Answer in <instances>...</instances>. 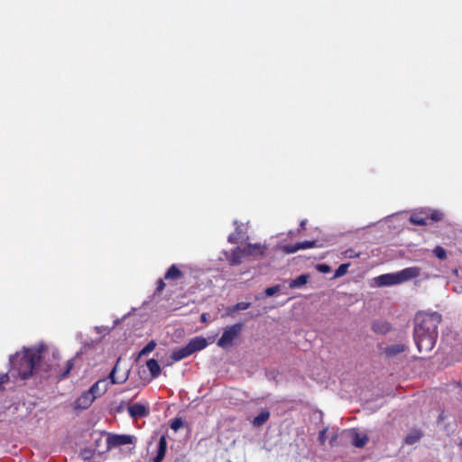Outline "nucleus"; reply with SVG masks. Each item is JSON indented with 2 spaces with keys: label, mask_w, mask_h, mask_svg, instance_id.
I'll use <instances>...</instances> for the list:
<instances>
[{
  "label": "nucleus",
  "mask_w": 462,
  "mask_h": 462,
  "mask_svg": "<svg viewBox=\"0 0 462 462\" xmlns=\"http://www.w3.org/2000/svg\"><path fill=\"white\" fill-rule=\"evenodd\" d=\"M60 358V352L55 346L39 343L32 347H23L21 352L10 356L9 373L14 381L25 380L37 368L44 371L56 370Z\"/></svg>",
  "instance_id": "obj_1"
},
{
  "label": "nucleus",
  "mask_w": 462,
  "mask_h": 462,
  "mask_svg": "<svg viewBox=\"0 0 462 462\" xmlns=\"http://www.w3.org/2000/svg\"><path fill=\"white\" fill-rule=\"evenodd\" d=\"M440 322L441 315L438 312H421L416 315L413 336L419 352L429 353L432 350Z\"/></svg>",
  "instance_id": "obj_2"
},
{
  "label": "nucleus",
  "mask_w": 462,
  "mask_h": 462,
  "mask_svg": "<svg viewBox=\"0 0 462 462\" xmlns=\"http://www.w3.org/2000/svg\"><path fill=\"white\" fill-rule=\"evenodd\" d=\"M420 274V268L407 267L396 273L382 274L376 277V282L379 286H392L417 278Z\"/></svg>",
  "instance_id": "obj_3"
},
{
  "label": "nucleus",
  "mask_w": 462,
  "mask_h": 462,
  "mask_svg": "<svg viewBox=\"0 0 462 462\" xmlns=\"http://www.w3.org/2000/svg\"><path fill=\"white\" fill-rule=\"evenodd\" d=\"M120 361V358H118L117 363L112 369V371L109 374V380L108 382L106 379H101L98 380L97 383H95L88 390L89 393H91L92 395L97 398V396L103 395L108 389V385L110 384H118L123 383L127 380V375H122L120 377H116V374L118 369V363Z\"/></svg>",
  "instance_id": "obj_4"
},
{
  "label": "nucleus",
  "mask_w": 462,
  "mask_h": 462,
  "mask_svg": "<svg viewBox=\"0 0 462 462\" xmlns=\"http://www.w3.org/2000/svg\"><path fill=\"white\" fill-rule=\"evenodd\" d=\"M443 214L436 209L431 208H421L414 211L411 217L410 221L417 226H426L429 223V219L432 221H439L442 218Z\"/></svg>",
  "instance_id": "obj_5"
},
{
  "label": "nucleus",
  "mask_w": 462,
  "mask_h": 462,
  "mask_svg": "<svg viewBox=\"0 0 462 462\" xmlns=\"http://www.w3.org/2000/svg\"><path fill=\"white\" fill-rule=\"evenodd\" d=\"M243 328L241 323H236L228 326L224 329L221 337L217 341V346L222 348H228L232 346L233 342L239 337Z\"/></svg>",
  "instance_id": "obj_6"
},
{
  "label": "nucleus",
  "mask_w": 462,
  "mask_h": 462,
  "mask_svg": "<svg viewBox=\"0 0 462 462\" xmlns=\"http://www.w3.org/2000/svg\"><path fill=\"white\" fill-rule=\"evenodd\" d=\"M133 442V437L130 435H108L106 439L107 448L128 445Z\"/></svg>",
  "instance_id": "obj_7"
},
{
  "label": "nucleus",
  "mask_w": 462,
  "mask_h": 462,
  "mask_svg": "<svg viewBox=\"0 0 462 462\" xmlns=\"http://www.w3.org/2000/svg\"><path fill=\"white\" fill-rule=\"evenodd\" d=\"M128 412L132 418H143L149 414V407L142 403H133L128 407Z\"/></svg>",
  "instance_id": "obj_8"
},
{
  "label": "nucleus",
  "mask_w": 462,
  "mask_h": 462,
  "mask_svg": "<svg viewBox=\"0 0 462 462\" xmlns=\"http://www.w3.org/2000/svg\"><path fill=\"white\" fill-rule=\"evenodd\" d=\"M95 396L88 391L84 392L74 402L75 409L84 410L88 408L95 401Z\"/></svg>",
  "instance_id": "obj_9"
},
{
  "label": "nucleus",
  "mask_w": 462,
  "mask_h": 462,
  "mask_svg": "<svg viewBox=\"0 0 462 462\" xmlns=\"http://www.w3.org/2000/svg\"><path fill=\"white\" fill-rule=\"evenodd\" d=\"M316 241H304L300 243H297L295 245H288L282 247V250L287 254H293L299 250H305L309 248H312L316 246Z\"/></svg>",
  "instance_id": "obj_10"
},
{
  "label": "nucleus",
  "mask_w": 462,
  "mask_h": 462,
  "mask_svg": "<svg viewBox=\"0 0 462 462\" xmlns=\"http://www.w3.org/2000/svg\"><path fill=\"white\" fill-rule=\"evenodd\" d=\"M191 353L203 350L208 345V340L203 337H195L191 338L187 344Z\"/></svg>",
  "instance_id": "obj_11"
},
{
  "label": "nucleus",
  "mask_w": 462,
  "mask_h": 462,
  "mask_svg": "<svg viewBox=\"0 0 462 462\" xmlns=\"http://www.w3.org/2000/svg\"><path fill=\"white\" fill-rule=\"evenodd\" d=\"M190 355H192V353L189 348L188 345H186L185 346L173 349L171 354V358L174 362H178L189 356Z\"/></svg>",
  "instance_id": "obj_12"
},
{
  "label": "nucleus",
  "mask_w": 462,
  "mask_h": 462,
  "mask_svg": "<svg viewBox=\"0 0 462 462\" xmlns=\"http://www.w3.org/2000/svg\"><path fill=\"white\" fill-rule=\"evenodd\" d=\"M352 443L356 448H363L368 441V436L365 433L358 432L356 430L351 431Z\"/></svg>",
  "instance_id": "obj_13"
},
{
  "label": "nucleus",
  "mask_w": 462,
  "mask_h": 462,
  "mask_svg": "<svg viewBox=\"0 0 462 462\" xmlns=\"http://www.w3.org/2000/svg\"><path fill=\"white\" fill-rule=\"evenodd\" d=\"M265 247L261 244H249L243 250L244 255H263L264 254Z\"/></svg>",
  "instance_id": "obj_14"
},
{
  "label": "nucleus",
  "mask_w": 462,
  "mask_h": 462,
  "mask_svg": "<svg viewBox=\"0 0 462 462\" xmlns=\"http://www.w3.org/2000/svg\"><path fill=\"white\" fill-rule=\"evenodd\" d=\"M166 448H167V439H166V437L164 435H162L160 438L158 447H157V454L153 457L152 462H162L165 457Z\"/></svg>",
  "instance_id": "obj_15"
},
{
  "label": "nucleus",
  "mask_w": 462,
  "mask_h": 462,
  "mask_svg": "<svg viewBox=\"0 0 462 462\" xmlns=\"http://www.w3.org/2000/svg\"><path fill=\"white\" fill-rule=\"evenodd\" d=\"M270 418V411L268 410H263L256 417L252 420V424L254 427L263 426Z\"/></svg>",
  "instance_id": "obj_16"
},
{
  "label": "nucleus",
  "mask_w": 462,
  "mask_h": 462,
  "mask_svg": "<svg viewBox=\"0 0 462 462\" xmlns=\"http://www.w3.org/2000/svg\"><path fill=\"white\" fill-rule=\"evenodd\" d=\"M146 366L152 378H156L161 374V366L157 360L152 358L146 362Z\"/></svg>",
  "instance_id": "obj_17"
},
{
  "label": "nucleus",
  "mask_w": 462,
  "mask_h": 462,
  "mask_svg": "<svg viewBox=\"0 0 462 462\" xmlns=\"http://www.w3.org/2000/svg\"><path fill=\"white\" fill-rule=\"evenodd\" d=\"M407 346L403 344H394L385 348V354L389 356H396L406 350Z\"/></svg>",
  "instance_id": "obj_18"
},
{
  "label": "nucleus",
  "mask_w": 462,
  "mask_h": 462,
  "mask_svg": "<svg viewBox=\"0 0 462 462\" xmlns=\"http://www.w3.org/2000/svg\"><path fill=\"white\" fill-rule=\"evenodd\" d=\"M310 280V275L308 274H301L298 276L297 278L291 280L289 283L290 288L295 289V288H300L303 285H305Z\"/></svg>",
  "instance_id": "obj_19"
},
{
  "label": "nucleus",
  "mask_w": 462,
  "mask_h": 462,
  "mask_svg": "<svg viewBox=\"0 0 462 462\" xmlns=\"http://www.w3.org/2000/svg\"><path fill=\"white\" fill-rule=\"evenodd\" d=\"M182 276L181 272L177 268L176 265H171L169 270L166 272L164 278L166 280L170 279H179Z\"/></svg>",
  "instance_id": "obj_20"
},
{
  "label": "nucleus",
  "mask_w": 462,
  "mask_h": 462,
  "mask_svg": "<svg viewBox=\"0 0 462 462\" xmlns=\"http://www.w3.org/2000/svg\"><path fill=\"white\" fill-rule=\"evenodd\" d=\"M421 437L420 432L414 430L411 433H409L405 438V443L408 445H412L420 440Z\"/></svg>",
  "instance_id": "obj_21"
},
{
  "label": "nucleus",
  "mask_w": 462,
  "mask_h": 462,
  "mask_svg": "<svg viewBox=\"0 0 462 462\" xmlns=\"http://www.w3.org/2000/svg\"><path fill=\"white\" fill-rule=\"evenodd\" d=\"M244 255L242 250L239 248L235 249L232 252V256L230 258V263L232 265H237L241 263V256Z\"/></svg>",
  "instance_id": "obj_22"
},
{
  "label": "nucleus",
  "mask_w": 462,
  "mask_h": 462,
  "mask_svg": "<svg viewBox=\"0 0 462 462\" xmlns=\"http://www.w3.org/2000/svg\"><path fill=\"white\" fill-rule=\"evenodd\" d=\"M251 306V304L249 302H238L236 303V305L230 307L227 309V312L228 313H231V312H234V311H238V310H247L249 307Z\"/></svg>",
  "instance_id": "obj_23"
},
{
  "label": "nucleus",
  "mask_w": 462,
  "mask_h": 462,
  "mask_svg": "<svg viewBox=\"0 0 462 462\" xmlns=\"http://www.w3.org/2000/svg\"><path fill=\"white\" fill-rule=\"evenodd\" d=\"M349 263H342L338 266V268L335 271L333 278H339L345 275L347 273Z\"/></svg>",
  "instance_id": "obj_24"
},
{
  "label": "nucleus",
  "mask_w": 462,
  "mask_h": 462,
  "mask_svg": "<svg viewBox=\"0 0 462 462\" xmlns=\"http://www.w3.org/2000/svg\"><path fill=\"white\" fill-rule=\"evenodd\" d=\"M155 346H156V342L152 340L140 351L139 355L140 356H146L149 353H151L152 351H153Z\"/></svg>",
  "instance_id": "obj_25"
},
{
  "label": "nucleus",
  "mask_w": 462,
  "mask_h": 462,
  "mask_svg": "<svg viewBox=\"0 0 462 462\" xmlns=\"http://www.w3.org/2000/svg\"><path fill=\"white\" fill-rule=\"evenodd\" d=\"M240 239H242L240 226H236V232L229 235L228 241L230 243H237Z\"/></svg>",
  "instance_id": "obj_26"
},
{
  "label": "nucleus",
  "mask_w": 462,
  "mask_h": 462,
  "mask_svg": "<svg viewBox=\"0 0 462 462\" xmlns=\"http://www.w3.org/2000/svg\"><path fill=\"white\" fill-rule=\"evenodd\" d=\"M433 254H435L436 257H438L440 260H444L447 258V252L441 246H436L433 250Z\"/></svg>",
  "instance_id": "obj_27"
},
{
  "label": "nucleus",
  "mask_w": 462,
  "mask_h": 462,
  "mask_svg": "<svg viewBox=\"0 0 462 462\" xmlns=\"http://www.w3.org/2000/svg\"><path fill=\"white\" fill-rule=\"evenodd\" d=\"M73 365H74L73 359H69L66 362V368H65V370L60 375V378L66 377L69 374V372L72 369Z\"/></svg>",
  "instance_id": "obj_28"
},
{
  "label": "nucleus",
  "mask_w": 462,
  "mask_h": 462,
  "mask_svg": "<svg viewBox=\"0 0 462 462\" xmlns=\"http://www.w3.org/2000/svg\"><path fill=\"white\" fill-rule=\"evenodd\" d=\"M279 291H280V286L275 285V286L268 287L267 289H265L264 293H265L266 297H272Z\"/></svg>",
  "instance_id": "obj_29"
},
{
  "label": "nucleus",
  "mask_w": 462,
  "mask_h": 462,
  "mask_svg": "<svg viewBox=\"0 0 462 462\" xmlns=\"http://www.w3.org/2000/svg\"><path fill=\"white\" fill-rule=\"evenodd\" d=\"M316 269L321 273H328L331 271V268L329 265L326 263H319L316 266Z\"/></svg>",
  "instance_id": "obj_30"
},
{
  "label": "nucleus",
  "mask_w": 462,
  "mask_h": 462,
  "mask_svg": "<svg viewBox=\"0 0 462 462\" xmlns=\"http://www.w3.org/2000/svg\"><path fill=\"white\" fill-rule=\"evenodd\" d=\"M183 425V421L181 419H175L172 420L171 424V428L177 431L178 430H180L181 428V426Z\"/></svg>",
  "instance_id": "obj_31"
},
{
  "label": "nucleus",
  "mask_w": 462,
  "mask_h": 462,
  "mask_svg": "<svg viewBox=\"0 0 462 462\" xmlns=\"http://www.w3.org/2000/svg\"><path fill=\"white\" fill-rule=\"evenodd\" d=\"M12 377L10 373L1 374H0V390L3 389V385L8 382L9 378Z\"/></svg>",
  "instance_id": "obj_32"
},
{
  "label": "nucleus",
  "mask_w": 462,
  "mask_h": 462,
  "mask_svg": "<svg viewBox=\"0 0 462 462\" xmlns=\"http://www.w3.org/2000/svg\"><path fill=\"white\" fill-rule=\"evenodd\" d=\"M165 287V283L162 280H159L158 282H157V288H156V291L158 292L162 291Z\"/></svg>",
  "instance_id": "obj_33"
},
{
  "label": "nucleus",
  "mask_w": 462,
  "mask_h": 462,
  "mask_svg": "<svg viewBox=\"0 0 462 462\" xmlns=\"http://www.w3.org/2000/svg\"><path fill=\"white\" fill-rule=\"evenodd\" d=\"M375 331L385 332L388 329V324H384L382 328H379L376 324L373 325Z\"/></svg>",
  "instance_id": "obj_34"
},
{
  "label": "nucleus",
  "mask_w": 462,
  "mask_h": 462,
  "mask_svg": "<svg viewBox=\"0 0 462 462\" xmlns=\"http://www.w3.org/2000/svg\"><path fill=\"white\" fill-rule=\"evenodd\" d=\"M319 441L323 444L326 440V430H321L319 435Z\"/></svg>",
  "instance_id": "obj_35"
},
{
  "label": "nucleus",
  "mask_w": 462,
  "mask_h": 462,
  "mask_svg": "<svg viewBox=\"0 0 462 462\" xmlns=\"http://www.w3.org/2000/svg\"><path fill=\"white\" fill-rule=\"evenodd\" d=\"M200 319H201L202 322H207L208 321V315L206 313L201 314Z\"/></svg>",
  "instance_id": "obj_36"
},
{
  "label": "nucleus",
  "mask_w": 462,
  "mask_h": 462,
  "mask_svg": "<svg viewBox=\"0 0 462 462\" xmlns=\"http://www.w3.org/2000/svg\"><path fill=\"white\" fill-rule=\"evenodd\" d=\"M306 223L307 221L306 220H301L300 223V227L301 229H304L305 228V226H306Z\"/></svg>",
  "instance_id": "obj_37"
}]
</instances>
